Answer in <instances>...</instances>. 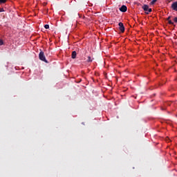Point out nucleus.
<instances>
[{"mask_svg":"<svg viewBox=\"0 0 177 177\" xmlns=\"http://www.w3.org/2000/svg\"><path fill=\"white\" fill-rule=\"evenodd\" d=\"M93 61V59H92V57H91V56H88L86 62L88 63H92Z\"/></svg>","mask_w":177,"mask_h":177,"instance_id":"8","label":"nucleus"},{"mask_svg":"<svg viewBox=\"0 0 177 177\" xmlns=\"http://www.w3.org/2000/svg\"><path fill=\"white\" fill-rule=\"evenodd\" d=\"M171 9L175 12H177V1L174 2L171 6Z\"/></svg>","mask_w":177,"mask_h":177,"instance_id":"4","label":"nucleus"},{"mask_svg":"<svg viewBox=\"0 0 177 177\" xmlns=\"http://www.w3.org/2000/svg\"><path fill=\"white\" fill-rule=\"evenodd\" d=\"M156 2H157V0H153V1L151 2V5H154Z\"/></svg>","mask_w":177,"mask_h":177,"instance_id":"10","label":"nucleus"},{"mask_svg":"<svg viewBox=\"0 0 177 177\" xmlns=\"http://www.w3.org/2000/svg\"><path fill=\"white\" fill-rule=\"evenodd\" d=\"M167 20H168V21H169V20H171V17H168Z\"/></svg>","mask_w":177,"mask_h":177,"instance_id":"16","label":"nucleus"},{"mask_svg":"<svg viewBox=\"0 0 177 177\" xmlns=\"http://www.w3.org/2000/svg\"><path fill=\"white\" fill-rule=\"evenodd\" d=\"M174 23H176V24H177V17H174Z\"/></svg>","mask_w":177,"mask_h":177,"instance_id":"13","label":"nucleus"},{"mask_svg":"<svg viewBox=\"0 0 177 177\" xmlns=\"http://www.w3.org/2000/svg\"><path fill=\"white\" fill-rule=\"evenodd\" d=\"M3 44V41L0 40V46H2Z\"/></svg>","mask_w":177,"mask_h":177,"instance_id":"14","label":"nucleus"},{"mask_svg":"<svg viewBox=\"0 0 177 177\" xmlns=\"http://www.w3.org/2000/svg\"><path fill=\"white\" fill-rule=\"evenodd\" d=\"M71 57H72V59H75V57H77V52L76 51L72 52Z\"/></svg>","mask_w":177,"mask_h":177,"instance_id":"7","label":"nucleus"},{"mask_svg":"<svg viewBox=\"0 0 177 177\" xmlns=\"http://www.w3.org/2000/svg\"><path fill=\"white\" fill-rule=\"evenodd\" d=\"M172 103L171 102H167L165 103V107L162 108V110H167L166 106H171Z\"/></svg>","mask_w":177,"mask_h":177,"instance_id":"6","label":"nucleus"},{"mask_svg":"<svg viewBox=\"0 0 177 177\" xmlns=\"http://www.w3.org/2000/svg\"><path fill=\"white\" fill-rule=\"evenodd\" d=\"M120 12H125L127 10V6H122L121 8H120Z\"/></svg>","mask_w":177,"mask_h":177,"instance_id":"5","label":"nucleus"},{"mask_svg":"<svg viewBox=\"0 0 177 177\" xmlns=\"http://www.w3.org/2000/svg\"><path fill=\"white\" fill-rule=\"evenodd\" d=\"M119 26V30L120 31H121V32H124L125 31V27L124 26V24H122V22H120L118 24Z\"/></svg>","mask_w":177,"mask_h":177,"instance_id":"3","label":"nucleus"},{"mask_svg":"<svg viewBox=\"0 0 177 177\" xmlns=\"http://www.w3.org/2000/svg\"><path fill=\"white\" fill-rule=\"evenodd\" d=\"M44 28H46V30H48V29L49 28V25L46 24V25L44 26Z\"/></svg>","mask_w":177,"mask_h":177,"instance_id":"12","label":"nucleus"},{"mask_svg":"<svg viewBox=\"0 0 177 177\" xmlns=\"http://www.w3.org/2000/svg\"><path fill=\"white\" fill-rule=\"evenodd\" d=\"M1 12H5V10H3V8H0V13H1Z\"/></svg>","mask_w":177,"mask_h":177,"instance_id":"15","label":"nucleus"},{"mask_svg":"<svg viewBox=\"0 0 177 177\" xmlns=\"http://www.w3.org/2000/svg\"><path fill=\"white\" fill-rule=\"evenodd\" d=\"M8 0H0V5H2V3H6Z\"/></svg>","mask_w":177,"mask_h":177,"instance_id":"9","label":"nucleus"},{"mask_svg":"<svg viewBox=\"0 0 177 177\" xmlns=\"http://www.w3.org/2000/svg\"><path fill=\"white\" fill-rule=\"evenodd\" d=\"M174 106H175V102H173Z\"/></svg>","mask_w":177,"mask_h":177,"instance_id":"17","label":"nucleus"},{"mask_svg":"<svg viewBox=\"0 0 177 177\" xmlns=\"http://www.w3.org/2000/svg\"><path fill=\"white\" fill-rule=\"evenodd\" d=\"M169 24H171V26H174V22H172L171 20L168 21Z\"/></svg>","mask_w":177,"mask_h":177,"instance_id":"11","label":"nucleus"},{"mask_svg":"<svg viewBox=\"0 0 177 177\" xmlns=\"http://www.w3.org/2000/svg\"><path fill=\"white\" fill-rule=\"evenodd\" d=\"M142 9L147 15H149L152 11L151 8H149V6L147 5H144Z\"/></svg>","mask_w":177,"mask_h":177,"instance_id":"2","label":"nucleus"},{"mask_svg":"<svg viewBox=\"0 0 177 177\" xmlns=\"http://www.w3.org/2000/svg\"><path fill=\"white\" fill-rule=\"evenodd\" d=\"M39 59L41 60V62H45V63H48L46 58L45 57V53L43 51H40L39 54Z\"/></svg>","mask_w":177,"mask_h":177,"instance_id":"1","label":"nucleus"}]
</instances>
